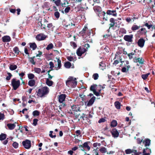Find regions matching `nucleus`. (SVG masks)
<instances>
[{
	"label": "nucleus",
	"mask_w": 155,
	"mask_h": 155,
	"mask_svg": "<svg viewBox=\"0 0 155 155\" xmlns=\"http://www.w3.org/2000/svg\"><path fill=\"white\" fill-rule=\"evenodd\" d=\"M111 133L113 137L114 138H117L119 136V133L115 129H113L111 131Z\"/></svg>",
	"instance_id": "f8f14e48"
},
{
	"label": "nucleus",
	"mask_w": 155,
	"mask_h": 155,
	"mask_svg": "<svg viewBox=\"0 0 155 155\" xmlns=\"http://www.w3.org/2000/svg\"><path fill=\"white\" fill-rule=\"evenodd\" d=\"M95 99V97L93 96L88 102L87 104V106H90L92 105L94 103Z\"/></svg>",
	"instance_id": "6ab92c4d"
},
{
	"label": "nucleus",
	"mask_w": 155,
	"mask_h": 155,
	"mask_svg": "<svg viewBox=\"0 0 155 155\" xmlns=\"http://www.w3.org/2000/svg\"><path fill=\"white\" fill-rule=\"evenodd\" d=\"M87 50L83 48L80 47L77 50L76 53L77 55L79 57H81L82 54L84 53Z\"/></svg>",
	"instance_id": "6e6552de"
},
{
	"label": "nucleus",
	"mask_w": 155,
	"mask_h": 155,
	"mask_svg": "<svg viewBox=\"0 0 155 155\" xmlns=\"http://www.w3.org/2000/svg\"><path fill=\"white\" fill-rule=\"evenodd\" d=\"M79 96L81 97V100L82 101H81V104H82V105H83L84 104V103L82 101H84V97L85 96V95H83L82 94H80L79 95Z\"/></svg>",
	"instance_id": "13d9d810"
},
{
	"label": "nucleus",
	"mask_w": 155,
	"mask_h": 155,
	"mask_svg": "<svg viewBox=\"0 0 155 155\" xmlns=\"http://www.w3.org/2000/svg\"><path fill=\"white\" fill-rule=\"evenodd\" d=\"M139 31L140 33L142 34H145L147 32V30L145 28H143L140 29Z\"/></svg>",
	"instance_id": "a19ab883"
},
{
	"label": "nucleus",
	"mask_w": 155,
	"mask_h": 155,
	"mask_svg": "<svg viewBox=\"0 0 155 155\" xmlns=\"http://www.w3.org/2000/svg\"><path fill=\"white\" fill-rule=\"evenodd\" d=\"M12 146L13 147L15 148H17L18 146V144L16 142H14L12 144Z\"/></svg>",
	"instance_id": "603ef678"
},
{
	"label": "nucleus",
	"mask_w": 155,
	"mask_h": 155,
	"mask_svg": "<svg viewBox=\"0 0 155 155\" xmlns=\"http://www.w3.org/2000/svg\"><path fill=\"white\" fill-rule=\"evenodd\" d=\"M30 47L33 50H35L37 47V46L35 43H29Z\"/></svg>",
	"instance_id": "393cba45"
},
{
	"label": "nucleus",
	"mask_w": 155,
	"mask_h": 155,
	"mask_svg": "<svg viewBox=\"0 0 155 155\" xmlns=\"http://www.w3.org/2000/svg\"><path fill=\"white\" fill-rule=\"evenodd\" d=\"M145 41L143 38L140 39L137 42V44L138 46L140 48H143L145 43Z\"/></svg>",
	"instance_id": "4468645a"
},
{
	"label": "nucleus",
	"mask_w": 155,
	"mask_h": 155,
	"mask_svg": "<svg viewBox=\"0 0 155 155\" xmlns=\"http://www.w3.org/2000/svg\"><path fill=\"white\" fill-rule=\"evenodd\" d=\"M117 124V122L116 120H113L111 123L110 125L112 127H115Z\"/></svg>",
	"instance_id": "c9c22d12"
},
{
	"label": "nucleus",
	"mask_w": 155,
	"mask_h": 155,
	"mask_svg": "<svg viewBox=\"0 0 155 155\" xmlns=\"http://www.w3.org/2000/svg\"><path fill=\"white\" fill-rule=\"evenodd\" d=\"M114 105L117 109H120V108L121 104L119 101H116L114 103Z\"/></svg>",
	"instance_id": "c756f323"
},
{
	"label": "nucleus",
	"mask_w": 155,
	"mask_h": 155,
	"mask_svg": "<svg viewBox=\"0 0 155 155\" xmlns=\"http://www.w3.org/2000/svg\"><path fill=\"white\" fill-rule=\"evenodd\" d=\"M119 31L123 34H126V31L124 28H120V29Z\"/></svg>",
	"instance_id": "bf43d9fd"
},
{
	"label": "nucleus",
	"mask_w": 155,
	"mask_h": 155,
	"mask_svg": "<svg viewBox=\"0 0 155 155\" xmlns=\"http://www.w3.org/2000/svg\"><path fill=\"white\" fill-rule=\"evenodd\" d=\"M148 149L147 148H146L145 149H143V155H149L150 154V153H147L146 151V150Z\"/></svg>",
	"instance_id": "6e6d98bb"
},
{
	"label": "nucleus",
	"mask_w": 155,
	"mask_h": 155,
	"mask_svg": "<svg viewBox=\"0 0 155 155\" xmlns=\"http://www.w3.org/2000/svg\"><path fill=\"white\" fill-rule=\"evenodd\" d=\"M28 58L29 62L30 63H31L33 65H35V61L34 59L30 58L29 56H28Z\"/></svg>",
	"instance_id": "5fc2aeb1"
},
{
	"label": "nucleus",
	"mask_w": 155,
	"mask_h": 155,
	"mask_svg": "<svg viewBox=\"0 0 155 155\" xmlns=\"http://www.w3.org/2000/svg\"><path fill=\"white\" fill-rule=\"evenodd\" d=\"M104 85L102 86L100 85L97 86V99H100L103 98L102 94L103 93V89L105 88Z\"/></svg>",
	"instance_id": "20e7f679"
},
{
	"label": "nucleus",
	"mask_w": 155,
	"mask_h": 155,
	"mask_svg": "<svg viewBox=\"0 0 155 155\" xmlns=\"http://www.w3.org/2000/svg\"><path fill=\"white\" fill-rule=\"evenodd\" d=\"M125 152L127 154H130L132 152V149H126L125 150Z\"/></svg>",
	"instance_id": "3c124183"
},
{
	"label": "nucleus",
	"mask_w": 155,
	"mask_h": 155,
	"mask_svg": "<svg viewBox=\"0 0 155 155\" xmlns=\"http://www.w3.org/2000/svg\"><path fill=\"white\" fill-rule=\"evenodd\" d=\"M150 74V73H149L146 74H143L141 75V77L143 79L145 80L147 78Z\"/></svg>",
	"instance_id": "a18cd8bd"
},
{
	"label": "nucleus",
	"mask_w": 155,
	"mask_h": 155,
	"mask_svg": "<svg viewBox=\"0 0 155 155\" xmlns=\"http://www.w3.org/2000/svg\"><path fill=\"white\" fill-rule=\"evenodd\" d=\"M150 140L148 139H145L143 141V143L145 147L149 146L150 143Z\"/></svg>",
	"instance_id": "b1692460"
},
{
	"label": "nucleus",
	"mask_w": 155,
	"mask_h": 155,
	"mask_svg": "<svg viewBox=\"0 0 155 155\" xmlns=\"http://www.w3.org/2000/svg\"><path fill=\"white\" fill-rule=\"evenodd\" d=\"M5 118V115L3 113H0V120H3Z\"/></svg>",
	"instance_id": "69168bd1"
},
{
	"label": "nucleus",
	"mask_w": 155,
	"mask_h": 155,
	"mask_svg": "<svg viewBox=\"0 0 155 155\" xmlns=\"http://www.w3.org/2000/svg\"><path fill=\"white\" fill-rule=\"evenodd\" d=\"M7 74L8 75V76H7L6 77V79L7 81H9L10 79L11 78L12 76V75L11 73L9 72H8Z\"/></svg>",
	"instance_id": "49530a36"
},
{
	"label": "nucleus",
	"mask_w": 155,
	"mask_h": 155,
	"mask_svg": "<svg viewBox=\"0 0 155 155\" xmlns=\"http://www.w3.org/2000/svg\"><path fill=\"white\" fill-rule=\"evenodd\" d=\"M124 63V67H126L127 69H129L130 67V66L129 64V62L128 61H126L123 62Z\"/></svg>",
	"instance_id": "cd10ccee"
},
{
	"label": "nucleus",
	"mask_w": 155,
	"mask_h": 155,
	"mask_svg": "<svg viewBox=\"0 0 155 155\" xmlns=\"http://www.w3.org/2000/svg\"><path fill=\"white\" fill-rule=\"evenodd\" d=\"M47 27L48 28V30H50L51 28H53L52 24V23H50L48 24Z\"/></svg>",
	"instance_id": "052dcab7"
},
{
	"label": "nucleus",
	"mask_w": 155,
	"mask_h": 155,
	"mask_svg": "<svg viewBox=\"0 0 155 155\" xmlns=\"http://www.w3.org/2000/svg\"><path fill=\"white\" fill-rule=\"evenodd\" d=\"M47 37V36L43 33L38 34L36 36V39L38 41L44 40Z\"/></svg>",
	"instance_id": "1a4fd4ad"
},
{
	"label": "nucleus",
	"mask_w": 155,
	"mask_h": 155,
	"mask_svg": "<svg viewBox=\"0 0 155 155\" xmlns=\"http://www.w3.org/2000/svg\"><path fill=\"white\" fill-rule=\"evenodd\" d=\"M87 29V27L85 26L82 30L79 32V35L81 36H83L84 35H85V34L86 33V31Z\"/></svg>",
	"instance_id": "dca6fc26"
},
{
	"label": "nucleus",
	"mask_w": 155,
	"mask_h": 155,
	"mask_svg": "<svg viewBox=\"0 0 155 155\" xmlns=\"http://www.w3.org/2000/svg\"><path fill=\"white\" fill-rule=\"evenodd\" d=\"M129 70V69H127L126 67H123L121 71L122 72L124 73L127 72Z\"/></svg>",
	"instance_id": "4d7b16f0"
},
{
	"label": "nucleus",
	"mask_w": 155,
	"mask_h": 155,
	"mask_svg": "<svg viewBox=\"0 0 155 155\" xmlns=\"http://www.w3.org/2000/svg\"><path fill=\"white\" fill-rule=\"evenodd\" d=\"M49 64L50 66V68L51 69H53V68L54 67V64L52 61L49 62Z\"/></svg>",
	"instance_id": "774afa93"
},
{
	"label": "nucleus",
	"mask_w": 155,
	"mask_h": 155,
	"mask_svg": "<svg viewBox=\"0 0 155 155\" xmlns=\"http://www.w3.org/2000/svg\"><path fill=\"white\" fill-rule=\"evenodd\" d=\"M96 86H97V85L93 84L90 87V90L91 91H92L94 94L97 96V91L96 89Z\"/></svg>",
	"instance_id": "2eb2a0df"
},
{
	"label": "nucleus",
	"mask_w": 155,
	"mask_h": 155,
	"mask_svg": "<svg viewBox=\"0 0 155 155\" xmlns=\"http://www.w3.org/2000/svg\"><path fill=\"white\" fill-rule=\"evenodd\" d=\"M32 114L34 116H38L40 114V112L37 110H35L33 111Z\"/></svg>",
	"instance_id": "c03bdc74"
},
{
	"label": "nucleus",
	"mask_w": 155,
	"mask_h": 155,
	"mask_svg": "<svg viewBox=\"0 0 155 155\" xmlns=\"http://www.w3.org/2000/svg\"><path fill=\"white\" fill-rule=\"evenodd\" d=\"M7 135L5 134L2 133L0 134V140L2 141L5 140L2 142V143L5 145L7 144L8 142V138H7L6 139L7 137Z\"/></svg>",
	"instance_id": "423d86ee"
},
{
	"label": "nucleus",
	"mask_w": 155,
	"mask_h": 155,
	"mask_svg": "<svg viewBox=\"0 0 155 155\" xmlns=\"http://www.w3.org/2000/svg\"><path fill=\"white\" fill-rule=\"evenodd\" d=\"M74 80H73V77L71 76L69 77L68 80L66 81V85L68 87H70Z\"/></svg>",
	"instance_id": "9b49d317"
},
{
	"label": "nucleus",
	"mask_w": 155,
	"mask_h": 155,
	"mask_svg": "<svg viewBox=\"0 0 155 155\" xmlns=\"http://www.w3.org/2000/svg\"><path fill=\"white\" fill-rule=\"evenodd\" d=\"M106 13L107 15H112L114 16H116L117 15V13L116 10L111 11L110 10H107L106 12Z\"/></svg>",
	"instance_id": "a211bd4d"
},
{
	"label": "nucleus",
	"mask_w": 155,
	"mask_h": 155,
	"mask_svg": "<svg viewBox=\"0 0 155 155\" xmlns=\"http://www.w3.org/2000/svg\"><path fill=\"white\" fill-rule=\"evenodd\" d=\"M76 80V78H74V80L73 81V82L72 84L71 85V86L70 87H74L76 86L77 84V82L76 81H75Z\"/></svg>",
	"instance_id": "e433bc0d"
},
{
	"label": "nucleus",
	"mask_w": 155,
	"mask_h": 155,
	"mask_svg": "<svg viewBox=\"0 0 155 155\" xmlns=\"http://www.w3.org/2000/svg\"><path fill=\"white\" fill-rule=\"evenodd\" d=\"M38 24L39 25H41V29H44V30H45L46 29L45 25L42 24L41 20L38 23Z\"/></svg>",
	"instance_id": "c85d7f7f"
},
{
	"label": "nucleus",
	"mask_w": 155,
	"mask_h": 155,
	"mask_svg": "<svg viewBox=\"0 0 155 155\" xmlns=\"http://www.w3.org/2000/svg\"><path fill=\"white\" fill-rule=\"evenodd\" d=\"M38 120L36 118H35L33 120V123H32V124L34 126H36L38 124Z\"/></svg>",
	"instance_id": "8fccbe9b"
},
{
	"label": "nucleus",
	"mask_w": 155,
	"mask_h": 155,
	"mask_svg": "<svg viewBox=\"0 0 155 155\" xmlns=\"http://www.w3.org/2000/svg\"><path fill=\"white\" fill-rule=\"evenodd\" d=\"M16 123V122H15L13 124H8L7 125V126L8 127L9 129L10 130H12L15 128L16 126L15 125V124Z\"/></svg>",
	"instance_id": "aec40b11"
},
{
	"label": "nucleus",
	"mask_w": 155,
	"mask_h": 155,
	"mask_svg": "<svg viewBox=\"0 0 155 155\" xmlns=\"http://www.w3.org/2000/svg\"><path fill=\"white\" fill-rule=\"evenodd\" d=\"M64 65L66 68H69L71 66V63L69 61H67L65 63Z\"/></svg>",
	"instance_id": "7c9ffc66"
},
{
	"label": "nucleus",
	"mask_w": 155,
	"mask_h": 155,
	"mask_svg": "<svg viewBox=\"0 0 155 155\" xmlns=\"http://www.w3.org/2000/svg\"><path fill=\"white\" fill-rule=\"evenodd\" d=\"M134 62H139L140 64H143V61L142 58H135L134 59Z\"/></svg>",
	"instance_id": "4be33fe9"
},
{
	"label": "nucleus",
	"mask_w": 155,
	"mask_h": 155,
	"mask_svg": "<svg viewBox=\"0 0 155 155\" xmlns=\"http://www.w3.org/2000/svg\"><path fill=\"white\" fill-rule=\"evenodd\" d=\"M61 0H57L55 1L54 3L57 6H58L61 4Z\"/></svg>",
	"instance_id": "680f3d73"
},
{
	"label": "nucleus",
	"mask_w": 155,
	"mask_h": 155,
	"mask_svg": "<svg viewBox=\"0 0 155 155\" xmlns=\"http://www.w3.org/2000/svg\"><path fill=\"white\" fill-rule=\"evenodd\" d=\"M140 26H138L137 25L134 24L131 27V29L133 31H135L139 28Z\"/></svg>",
	"instance_id": "2f4dec72"
},
{
	"label": "nucleus",
	"mask_w": 155,
	"mask_h": 155,
	"mask_svg": "<svg viewBox=\"0 0 155 155\" xmlns=\"http://www.w3.org/2000/svg\"><path fill=\"white\" fill-rule=\"evenodd\" d=\"M106 65L105 62L102 61L99 64V68L100 69L103 70L105 68Z\"/></svg>",
	"instance_id": "412c9836"
},
{
	"label": "nucleus",
	"mask_w": 155,
	"mask_h": 155,
	"mask_svg": "<svg viewBox=\"0 0 155 155\" xmlns=\"http://www.w3.org/2000/svg\"><path fill=\"white\" fill-rule=\"evenodd\" d=\"M71 45L74 48H76L77 47L76 44L74 42H70Z\"/></svg>",
	"instance_id": "0e129e2a"
},
{
	"label": "nucleus",
	"mask_w": 155,
	"mask_h": 155,
	"mask_svg": "<svg viewBox=\"0 0 155 155\" xmlns=\"http://www.w3.org/2000/svg\"><path fill=\"white\" fill-rule=\"evenodd\" d=\"M35 81L34 79L30 80L28 82V85L30 87L35 85Z\"/></svg>",
	"instance_id": "5701e85b"
},
{
	"label": "nucleus",
	"mask_w": 155,
	"mask_h": 155,
	"mask_svg": "<svg viewBox=\"0 0 155 155\" xmlns=\"http://www.w3.org/2000/svg\"><path fill=\"white\" fill-rule=\"evenodd\" d=\"M13 51L14 52L17 54H19V52H20L18 48L17 47H15L13 48Z\"/></svg>",
	"instance_id": "79ce46f5"
},
{
	"label": "nucleus",
	"mask_w": 155,
	"mask_h": 155,
	"mask_svg": "<svg viewBox=\"0 0 155 155\" xmlns=\"http://www.w3.org/2000/svg\"><path fill=\"white\" fill-rule=\"evenodd\" d=\"M53 133V131H50L49 132L50 134H49V136L51 137L52 138H54L56 137V135L55 134L54 135H52Z\"/></svg>",
	"instance_id": "864d4df0"
},
{
	"label": "nucleus",
	"mask_w": 155,
	"mask_h": 155,
	"mask_svg": "<svg viewBox=\"0 0 155 155\" xmlns=\"http://www.w3.org/2000/svg\"><path fill=\"white\" fill-rule=\"evenodd\" d=\"M28 78L30 80L33 79L35 77L34 74L32 73H29L28 74Z\"/></svg>",
	"instance_id": "f704fd0d"
},
{
	"label": "nucleus",
	"mask_w": 155,
	"mask_h": 155,
	"mask_svg": "<svg viewBox=\"0 0 155 155\" xmlns=\"http://www.w3.org/2000/svg\"><path fill=\"white\" fill-rule=\"evenodd\" d=\"M35 71L38 74H39L41 71V69L39 68H34Z\"/></svg>",
	"instance_id": "de8ad7c7"
},
{
	"label": "nucleus",
	"mask_w": 155,
	"mask_h": 155,
	"mask_svg": "<svg viewBox=\"0 0 155 155\" xmlns=\"http://www.w3.org/2000/svg\"><path fill=\"white\" fill-rule=\"evenodd\" d=\"M11 85L14 90H16L20 85V81L19 80H17L15 78H13L12 80Z\"/></svg>",
	"instance_id": "7ed1b4c3"
},
{
	"label": "nucleus",
	"mask_w": 155,
	"mask_h": 155,
	"mask_svg": "<svg viewBox=\"0 0 155 155\" xmlns=\"http://www.w3.org/2000/svg\"><path fill=\"white\" fill-rule=\"evenodd\" d=\"M99 151L102 153H105L107 152L106 149L104 147H101L99 149Z\"/></svg>",
	"instance_id": "473e14b6"
},
{
	"label": "nucleus",
	"mask_w": 155,
	"mask_h": 155,
	"mask_svg": "<svg viewBox=\"0 0 155 155\" xmlns=\"http://www.w3.org/2000/svg\"><path fill=\"white\" fill-rule=\"evenodd\" d=\"M17 68V66L15 65L11 64L10 65L9 68L11 70L13 71L15 70Z\"/></svg>",
	"instance_id": "58836bf2"
},
{
	"label": "nucleus",
	"mask_w": 155,
	"mask_h": 155,
	"mask_svg": "<svg viewBox=\"0 0 155 155\" xmlns=\"http://www.w3.org/2000/svg\"><path fill=\"white\" fill-rule=\"evenodd\" d=\"M100 17L101 16L104 19V16L105 15V13L104 12L102 11L101 8L100 7L97 6V14Z\"/></svg>",
	"instance_id": "9d476101"
},
{
	"label": "nucleus",
	"mask_w": 155,
	"mask_h": 155,
	"mask_svg": "<svg viewBox=\"0 0 155 155\" xmlns=\"http://www.w3.org/2000/svg\"><path fill=\"white\" fill-rule=\"evenodd\" d=\"M53 82L52 81L49 80L48 78H47L46 80V83L49 86H51L53 84Z\"/></svg>",
	"instance_id": "bb28decb"
},
{
	"label": "nucleus",
	"mask_w": 155,
	"mask_h": 155,
	"mask_svg": "<svg viewBox=\"0 0 155 155\" xmlns=\"http://www.w3.org/2000/svg\"><path fill=\"white\" fill-rule=\"evenodd\" d=\"M22 144L24 148L27 149H30L31 146L30 140L28 139L22 141Z\"/></svg>",
	"instance_id": "0eeeda50"
},
{
	"label": "nucleus",
	"mask_w": 155,
	"mask_h": 155,
	"mask_svg": "<svg viewBox=\"0 0 155 155\" xmlns=\"http://www.w3.org/2000/svg\"><path fill=\"white\" fill-rule=\"evenodd\" d=\"M135 149L136 147H134V149H132V153H133L134 154V155H140V153H139V152H137V150H135Z\"/></svg>",
	"instance_id": "4c0bfd02"
},
{
	"label": "nucleus",
	"mask_w": 155,
	"mask_h": 155,
	"mask_svg": "<svg viewBox=\"0 0 155 155\" xmlns=\"http://www.w3.org/2000/svg\"><path fill=\"white\" fill-rule=\"evenodd\" d=\"M57 61L58 62V67L56 68V70H58L59 69H60L61 67V61L58 58V59Z\"/></svg>",
	"instance_id": "a878e982"
},
{
	"label": "nucleus",
	"mask_w": 155,
	"mask_h": 155,
	"mask_svg": "<svg viewBox=\"0 0 155 155\" xmlns=\"http://www.w3.org/2000/svg\"><path fill=\"white\" fill-rule=\"evenodd\" d=\"M89 118L96 117V114L92 111L89 112Z\"/></svg>",
	"instance_id": "ea45409f"
},
{
	"label": "nucleus",
	"mask_w": 155,
	"mask_h": 155,
	"mask_svg": "<svg viewBox=\"0 0 155 155\" xmlns=\"http://www.w3.org/2000/svg\"><path fill=\"white\" fill-rule=\"evenodd\" d=\"M70 7L68 6L66 8L64 9V12L65 13H67L69 12L70 10Z\"/></svg>",
	"instance_id": "338daca9"
},
{
	"label": "nucleus",
	"mask_w": 155,
	"mask_h": 155,
	"mask_svg": "<svg viewBox=\"0 0 155 155\" xmlns=\"http://www.w3.org/2000/svg\"><path fill=\"white\" fill-rule=\"evenodd\" d=\"M134 55V53H131L127 54V55L130 59H131L133 58V55Z\"/></svg>",
	"instance_id": "e2e57ef3"
},
{
	"label": "nucleus",
	"mask_w": 155,
	"mask_h": 155,
	"mask_svg": "<svg viewBox=\"0 0 155 155\" xmlns=\"http://www.w3.org/2000/svg\"><path fill=\"white\" fill-rule=\"evenodd\" d=\"M133 38V35H125L124 36V39L126 41L131 42L132 41V39Z\"/></svg>",
	"instance_id": "ddd939ff"
},
{
	"label": "nucleus",
	"mask_w": 155,
	"mask_h": 155,
	"mask_svg": "<svg viewBox=\"0 0 155 155\" xmlns=\"http://www.w3.org/2000/svg\"><path fill=\"white\" fill-rule=\"evenodd\" d=\"M54 15L58 19L60 17V14L58 11H56L54 13Z\"/></svg>",
	"instance_id": "09e8293b"
},
{
	"label": "nucleus",
	"mask_w": 155,
	"mask_h": 155,
	"mask_svg": "<svg viewBox=\"0 0 155 155\" xmlns=\"http://www.w3.org/2000/svg\"><path fill=\"white\" fill-rule=\"evenodd\" d=\"M54 46L52 43H50L48 45L46 48V49L47 50H49L50 49H52L53 48Z\"/></svg>",
	"instance_id": "72a5a7b5"
},
{
	"label": "nucleus",
	"mask_w": 155,
	"mask_h": 155,
	"mask_svg": "<svg viewBox=\"0 0 155 155\" xmlns=\"http://www.w3.org/2000/svg\"><path fill=\"white\" fill-rule=\"evenodd\" d=\"M2 41L4 42H8L11 40L10 37L8 36H4L2 37Z\"/></svg>",
	"instance_id": "f3484780"
},
{
	"label": "nucleus",
	"mask_w": 155,
	"mask_h": 155,
	"mask_svg": "<svg viewBox=\"0 0 155 155\" xmlns=\"http://www.w3.org/2000/svg\"><path fill=\"white\" fill-rule=\"evenodd\" d=\"M74 115L76 119H77L79 118L80 115V114L77 110H76V111H75Z\"/></svg>",
	"instance_id": "37998d69"
},
{
	"label": "nucleus",
	"mask_w": 155,
	"mask_h": 155,
	"mask_svg": "<svg viewBox=\"0 0 155 155\" xmlns=\"http://www.w3.org/2000/svg\"><path fill=\"white\" fill-rule=\"evenodd\" d=\"M49 92V89L47 87H41L36 91L35 94L38 97L42 98L46 97Z\"/></svg>",
	"instance_id": "f257e3e1"
},
{
	"label": "nucleus",
	"mask_w": 155,
	"mask_h": 155,
	"mask_svg": "<svg viewBox=\"0 0 155 155\" xmlns=\"http://www.w3.org/2000/svg\"><path fill=\"white\" fill-rule=\"evenodd\" d=\"M90 143V142H85L82 145H78L79 148L81 150L83 151L84 150V148H86L87 150H90V147L89 146V144Z\"/></svg>",
	"instance_id": "39448f33"
},
{
	"label": "nucleus",
	"mask_w": 155,
	"mask_h": 155,
	"mask_svg": "<svg viewBox=\"0 0 155 155\" xmlns=\"http://www.w3.org/2000/svg\"><path fill=\"white\" fill-rule=\"evenodd\" d=\"M66 95L65 94H61L58 96V101L61 104L59 106V109H61L62 107H64L66 106L65 102V98Z\"/></svg>",
	"instance_id": "f03ea898"
}]
</instances>
